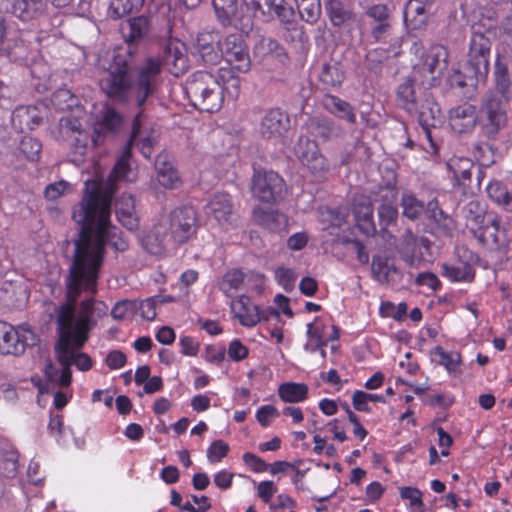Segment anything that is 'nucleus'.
Wrapping results in <instances>:
<instances>
[{"label":"nucleus","mask_w":512,"mask_h":512,"mask_svg":"<svg viewBox=\"0 0 512 512\" xmlns=\"http://www.w3.org/2000/svg\"><path fill=\"white\" fill-rule=\"evenodd\" d=\"M150 24L147 17L130 18L121 25V33L127 42H137L149 32Z\"/></svg>","instance_id":"obj_36"},{"label":"nucleus","mask_w":512,"mask_h":512,"mask_svg":"<svg viewBox=\"0 0 512 512\" xmlns=\"http://www.w3.org/2000/svg\"><path fill=\"white\" fill-rule=\"evenodd\" d=\"M250 190L252 196L261 202L275 204L284 199L287 186L284 179L272 170H254Z\"/></svg>","instance_id":"obj_8"},{"label":"nucleus","mask_w":512,"mask_h":512,"mask_svg":"<svg viewBox=\"0 0 512 512\" xmlns=\"http://www.w3.org/2000/svg\"><path fill=\"white\" fill-rule=\"evenodd\" d=\"M270 12H273L277 17L285 23H289L294 16L293 9L285 2V0H266Z\"/></svg>","instance_id":"obj_59"},{"label":"nucleus","mask_w":512,"mask_h":512,"mask_svg":"<svg viewBox=\"0 0 512 512\" xmlns=\"http://www.w3.org/2000/svg\"><path fill=\"white\" fill-rule=\"evenodd\" d=\"M451 129L458 134L471 133L477 122V108L475 105L464 102L452 107L448 112Z\"/></svg>","instance_id":"obj_17"},{"label":"nucleus","mask_w":512,"mask_h":512,"mask_svg":"<svg viewBox=\"0 0 512 512\" xmlns=\"http://www.w3.org/2000/svg\"><path fill=\"white\" fill-rule=\"evenodd\" d=\"M130 157H131L130 145H127L124 148L121 156L116 161L115 166L109 176V179H108L109 187H108L107 191H104L102 186L94 180H87L85 182V184L87 182L95 183L101 189L102 193L109 195V197L111 199L112 194L114 192V187H113L114 182H116L118 180H126V181L132 180V178L130 177V174L132 173L130 163H129ZM85 191H86V188L84 189V192Z\"/></svg>","instance_id":"obj_26"},{"label":"nucleus","mask_w":512,"mask_h":512,"mask_svg":"<svg viewBox=\"0 0 512 512\" xmlns=\"http://www.w3.org/2000/svg\"><path fill=\"white\" fill-rule=\"evenodd\" d=\"M326 13L335 26H341L354 19V14L348 4L342 0H327L325 2Z\"/></svg>","instance_id":"obj_37"},{"label":"nucleus","mask_w":512,"mask_h":512,"mask_svg":"<svg viewBox=\"0 0 512 512\" xmlns=\"http://www.w3.org/2000/svg\"><path fill=\"white\" fill-rule=\"evenodd\" d=\"M157 60V58H154ZM158 61L163 66L167 67L171 73L178 76L184 73L188 68L187 57L184 54V45L182 43H169L163 55V59Z\"/></svg>","instance_id":"obj_28"},{"label":"nucleus","mask_w":512,"mask_h":512,"mask_svg":"<svg viewBox=\"0 0 512 512\" xmlns=\"http://www.w3.org/2000/svg\"><path fill=\"white\" fill-rule=\"evenodd\" d=\"M426 212L438 236L446 238L454 236L457 228L456 222L439 207L437 200H431L428 203Z\"/></svg>","instance_id":"obj_23"},{"label":"nucleus","mask_w":512,"mask_h":512,"mask_svg":"<svg viewBox=\"0 0 512 512\" xmlns=\"http://www.w3.org/2000/svg\"><path fill=\"white\" fill-rule=\"evenodd\" d=\"M155 170L157 172V181L161 186L167 189H175L179 186V174L167 154L162 153L157 156Z\"/></svg>","instance_id":"obj_31"},{"label":"nucleus","mask_w":512,"mask_h":512,"mask_svg":"<svg viewBox=\"0 0 512 512\" xmlns=\"http://www.w3.org/2000/svg\"><path fill=\"white\" fill-rule=\"evenodd\" d=\"M253 217L258 224L272 231L279 230L286 223L285 216L271 208L265 209L258 206L253 210Z\"/></svg>","instance_id":"obj_38"},{"label":"nucleus","mask_w":512,"mask_h":512,"mask_svg":"<svg viewBox=\"0 0 512 512\" xmlns=\"http://www.w3.org/2000/svg\"><path fill=\"white\" fill-rule=\"evenodd\" d=\"M229 445L222 440L214 441L207 450V459L210 463L220 462L228 453Z\"/></svg>","instance_id":"obj_64"},{"label":"nucleus","mask_w":512,"mask_h":512,"mask_svg":"<svg viewBox=\"0 0 512 512\" xmlns=\"http://www.w3.org/2000/svg\"><path fill=\"white\" fill-rule=\"evenodd\" d=\"M234 207L231 196L226 193L215 194L205 207L207 216L218 223H231Z\"/></svg>","instance_id":"obj_27"},{"label":"nucleus","mask_w":512,"mask_h":512,"mask_svg":"<svg viewBox=\"0 0 512 512\" xmlns=\"http://www.w3.org/2000/svg\"><path fill=\"white\" fill-rule=\"evenodd\" d=\"M290 120L280 109H271L265 113L259 125L260 135L268 140H278L288 130Z\"/></svg>","instance_id":"obj_19"},{"label":"nucleus","mask_w":512,"mask_h":512,"mask_svg":"<svg viewBox=\"0 0 512 512\" xmlns=\"http://www.w3.org/2000/svg\"><path fill=\"white\" fill-rule=\"evenodd\" d=\"M218 79L222 86V99L224 94L231 99L238 97L240 92V80L238 77L232 75L228 70H220Z\"/></svg>","instance_id":"obj_53"},{"label":"nucleus","mask_w":512,"mask_h":512,"mask_svg":"<svg viewBox=\"0 0 512 512\" xmlns=\"http://www.w3.org/2000/svg\"><path fill=\"white\" fill-rule=\"evenodd\" d=\"M498 29L497 18L491 10L481 13L471 24L470 66L478 77L487 76L489 72L491 39L496 37Z\"/></svg>","instance_id":"obj_4"},{"label":"nucleus","mask_w":512,"mask_h":512,"mask_svg":"<svg viewBox=\"0 0 512 512\" xmlns=\"http://www.w3.org/2000/svg\"><path fill=\"white\" fill-rule=\"evenodd\" d=\"M57 138L70 142L75 153L81 157L85 155L90 141V136L83 129L81 122L72 116L62 117L59 120Z\"/></svg>","instance_id":"obj_15"},{"label":"nucleus","mask_w":512,"mask_h":512,"mask_svg":"<svg viewBox=\"0 0 512 512\" xmlns=\"http://www.w3.org/2000/svg\"><path fill=\"white\" fill-rule=\"evenodd\" d=\"M19 155L29 161H38L42 151V143L32 136H23L18 145Z\"/></svg>","instance_id":"obj_50"},{"label":"nucleus","mask_w":512,"mask_h":512,"mask_svg":"<svg viewBox=\"0 0 512 512\" xmlns=\"http://www.w3.org/2000/svg\"><path fill=\"white\" fill-rule=\"evenodd\" d=\"M309 388L305 383L285 382L278 387V396L286 403H300L307 399Z\"/></svg>","instance_id":"obj_40"},{"label":"nucleus","mask_w":512,"mask_h":512,"mask_svg":"<svg viewBox=\"0 0 512 512\" xmlns=\"http://www.w3.org/2000/svg\"><path fill=\"white\" fill-rule=\"evenodd\" d=\"M47 113L48 108L44 103L19 106L12 113V125L20 131L33 130L42 123Z\"/></svg>","instance_id":"obj_18"},{"label":"nucleus","mask_w":512,"mask_h":512,"mask_svg":"<svg viewBox=\"0 0 512 512\" xmlns=\"http://www.w3.org/2000/svg\"><path fill=\"white\" fill-rule=\"evenodd\" d=\"M319 80L327 87H338L344 80V71L339 62L331 60L323 63L319 72Z\"/></svg>","instance_id":"obj_43"},{"label":"nucleus","mask_w":512,"mask_h":512,"mask_svg":"<svg viewBox=\"0 0 512 512\" xmlns=\"http://www.w3.org/2000/svg\"><path fill=\"white\" fill-rule=\"evenodd\" d=\"M131 142L140 146L142 155L149 158L152 154V141L143 131L142 114L136 115L132 125Z\"/></svg>","instance_id":"obj_47"},{"label":"nucleus","mask_w":512,"mask_h":512,"mask_svg":"<svg viewBox=\"0 0 512 512\" xmlns=\"http://www.w3.org/2000/svg\"><path fill=\"white\" fill-rule=\"evenodd\" d=\"M213 7L223 25H231L242 33L252 29V14L244 13V7L239 8L237 0H213Z\"/></svg>","instance_id":"obj_12"},{"label":"nucleus","mask_w":512,"mask_h":512,"mask_svg":"<svg viewBox=\"0 0 512 512\" xmlns=\"http://www.w3.org/2000/svg\"><path fill=\"white\" fill-rule=\"evenodd\" d=\"M115 213L123 227L130 231L139 227V216L135 209V199L131 194H122L115 201Z\"/></svg>","instance_id":"obj_24"},{"label":"nucleus","mask_w":512,"mask_h":512,"mask_svg":"<svg viewBox=\"0 0 512 512\" xmlns=\"http://www.w3.org/2000/svg\"><path fill=\"white\" fill-rule=\"evenodd\" d=\"M77 301L67 298V303L60 305L56 310V323L59 333L55 350L67 351L70 366L75 365L81 371H87L92 366L91 358L81 353L80 349L88 339L90 330L95 326L97 319L104 317L108 312V306L103 301L87 297L81 301L78 310Z\"/></svg>","instance_id":"obj_2"},{"label":"nucleus","mask_w":512,"mask_h":512,"mask_svg":"<svg viewBox=\"0 0 512 512\" xmlns=\"http://www.w3.org/2000/svg\"><path fill=\"white\" fill-rule=\"evenodd\" d=\"M489 198L500 208L512 212V191L509 192L506 186L498 181L489 182L486 188Z\"/></svg>","instance_id":"obj_41"},{"label":"nucleus","mask_w":512,"mask_h":512,"mask_svg":"<svg viewBox=\"0 0 512 512\" xmlns=\"http://www.w3.org/2000/svg\"><path fill=\"white\" fill-rule=\"evenodd\" d=\"M325 325L319 317H316L313 322L307 324V337L310 343L305 345L306 350L315 352L317 349L327 345L328 340L324 338Z\"/></svg>","instance_id":"obj_45"},{"label":"nucleus","mask_w":512,"mask_h":512,"mask_svg":"<svg viewBox=\"0 0 512 512\" xmlns=\"http://www.w3.org/2000/svg\"><path fill=\"white\" fill-rule=\"evenodd\" d=\"M381 202L378 207L379 223L382 227H387L396 221L397 210V191L394 187L386 186L380 190Z\"/></svg>","instance_id":"obj_25"},{"label":"nucleus","mask_w":512,"mask_h":512,"mask_svg":"<svg viewBox=\"0 0 512 512\" xmlns=\"http://www.w3.org/2000/svg\"><path fill=\"white\" fill-rule=\"evenodd\" d=\"M447 166L458 184H464L470 179L473 162L469 158L453 157L448 161Z\"/></svg>","instance_id":"obj_48"},{"label":"nucleus","mask_w":512,"mask_h":512,"mask_svg":"<svg viewBox=\"0 0 512 512\" xmlns=\"http://www.w3.org/2000/svg\"><path fill=\"white\" fill-rule=\"evenodd\" d=\"M371 270L373 276L379 282H387L392 273H396V267L387 258L375 256L372 259Z\"/></svg>","instance_id":"obj_52"},{"label":"nucleus","mask_w":512,"mask_h":512,"mask_svg":"<svg viewBox=\"0 0 512 512\" xmlns=\"http://www.w3.org/2000/svg\"><path fill=\"white\" fill-rule=\"evenodd\" d=\"M186 90L193 105L202 111L215 112L222 106L221 82L209 72L195 73Z\"/></svg>","instance_id":"obj_5"},{"label":"nucleus","mask_w":512,"mask_h":512,"mask_svg":"<svg viewBox=\"0 0 512 512\" xmlns=\"http://www.w3.org/2000/svg\"><path fill=\"white\" fill-rule=\"evenodd\" d=\"M487 76L478 77L475 75V70L470 66V50L468 51V60L465 67V72L454 70L449 76L448 82L451 87L463 88L465 86H475L485 80Z\"/></svg>","instance_id":"obj_42"},{"label":"nucleus","mask_w":512,"mask_h":512,"mask_svg":"<svg viewBox=\"0 0 512 512\" xmlns=\"http://www.w3.org/2000/svg\"><path fill=\"white\" fill-rule=\"evenodd\" d=\"M310 131L315 137L324 141L337 138L342 135V128L334 121L325 118H313L310 121Z\"/></svg>","instance_id":"obj_39"},{"label":"nucleus","mask_w":512,"mask_h":512,"mask_svg":"<svg viewBox=\"0 0 512 512\" xmlns=\"http://www.w3.org/2000/svg\"><path fill=\"white\" fill-rule=\"evenodd\" d=\"M52 104L59 110H66L77 104V98L67 89L57 90L52 98Z\"/></svg>","instance_id":"obj_61"},{"label":"nucleus","mask_w":512,"mask_h":512,"mask_svg":"<svg viewBox=\"0 0 512 512\" xmlns=\"http://www.w3.org/2000/svg\"><path fill=\"white\" fill-rule=\"evenodd\" d=\"M168 242H171L169 235L160 221L142 239L144 249L153 255H162Z\"/></svg>","instance_id":"obj_33"},{"label":"nucleus","mask_w":512,"mask_h":512,"mask_svg":"<svg viewBox=\"0 0 512 512\" xmlns=\"http://www.w3.org/2000/svg\"><path fill=\"white\" fill-rule=\"evenodd\" d=\"M244 281V274L240 270L228 271L219 283V289L226 295L231 296L232 292L241 288Z\"/></svg>","instance_id":"obj_55"},{"label":"nucleus","mask_w":512,"mask_h":512,"mask_svg":"<svg viewBox=\"0 0 512 512\" xmlns=\"http://www.w3.org/2000/svg\"><path fill=\"white\" fill-rule=\"evenodd\" d=\"M110 197L95 183H86L82 200L73 208L72 218L81 226L74 242L73 262L66 278V298L77 301L83 294L94 297L103 263L105 245L125 251L128 241L111 224Z\"/></svg>","instance_id":"obj_1"},{"label":"nucleus","mask_w":512,"mask_h":512,"mask_svg":"<svg viewBox=\"0 0 512 512\" xmlns=\"http://www.w3.org/2000/svg\"><path fill=\"white\" fill-rule=\"evenodd\" d=\"M160 74L161 63L152 58H148L133 76L125 61H117L101 78L100 87L109 98L140 107L154 92Z\"/></svg>","instance_id":"obj_3"},{"label":"nucleus","mask_w":512,"mask_h":512,"mask_svg":"<svg viewBox=\"0 0 512 512\" xmlns=\"http://www.w3.org/2000/svg\"><path fill=\"white\" fill-rule=\"evenodd\" d=\"M477 115L482 134L487 138H494L507 122L504 95L497 92L486 93Z\"/></svg>","instance_id":"obj_6"},{"label":"nucleus","mask_w":512,"mask_h":512,"mask_svg":"<svg viewBox=\"0 0 512 512\" xmlns=\"http://www.w3.org/2000/svg\"><path fill=\"white\" fill-rule=\"evenodd\" d=\"M468 227L473 236L480 244L489 248H496L500 245L499 222L496 219H488L481 214L468 218Z\"/></svg>","instance_id":"obj_16"},{"label":"nucleus","mask_w":512,"mask_h":512,"mask_svg":"<svg viewBox=\"0 0 512 512\" xmlns=\"http://www.w3.org/2000/svg\"><path fill=\"white\" fill-rule=\"evenodd\" d=\"M195 49L207 64H217L222 58L221 36L215 31H204L197 35Z\"/></svg>","instance_id":"obj_21"},{"label":"nucleus","mask_w":512,"mask_h":512,"mask_svg":"<svg viewBox=\"0 0 512 512\" xmlns=\"http://www.w3.org/2000/svg\"><path fill=\"white\" fill-rule=\"evenodd\" d=\"M295 153L303 166L316 176H324L329 170V164L322 155L317 143L306 137H300Z\"/></svg>","instance_id":"obj_14"},{"label":"nucleus","mask_w":512,"mask_h":512,"mask_svg":"<svg viewBox=\"0 0 512 512\" xmlns=\"http://www.w3.org/2000/svg\"><path fill=\"white\" fill-rule=\"evenodd\" d=\"M327 111L350 124L356 123V114L350 103L335 95H326L323 99Z\"/></svg>","instance_id":"obj_35"},{"label":"nucleus","mask_w":512,"mask_h":512,"mask_svg":"<svg viewBox=\"0 0 512 512\" xmlns=\"http://www.w3.org/2000/svg\"><path fill=\"white\" fill-rule=\"evenodd\" d=\"M435 353L439 357V363L449 372L455 371L458 368L460 355L457 352H446L441 347H437Z\"/></svg>","instance_id":"obj_63"},{"label":"nucleus","mask_w":512,"mask_h":512,"mask_svg":"<svg viewBox=\"0 0 512 512\" xmlns=\"http://www.w3.org/2000/svg\"><path fill=\"white\" fill-rule=\"evenodd\" d=\"M354 215L359 229L366 235H371L376 231L373 220V206L366 197H361L355 201Z\"/></svg>","instance_id":"obj_34"},{"label":"nucleus","mask_w":512,"mask_h":512,"mask_svg":"<svg viewBox=\"0 0 512 512\" xmlns=\"http://www.w3.org/2000/svg\"><path fill=\"white\" fill-rule=\"evenodd\" d=\"M301 18L307 23H315L321 15L319 0H306L297 4Z\"/></svg>","instance_id":"obj_57"},{"label":"nucleus","mask_w":512,"mask_h":512,"mask_svg":"<svg viewBox=\"0 0 512 512\" xmlns=\"http://www.w3.org/2000/svg\"><path fill=\"white\" fill-rule=\"evenodd\" d=\"M121 124V116L107 104L101 105L95 113L91 141L95 146L99 144L100 138L108 133H113Z\"/></svg>","instance_id":"obj_20"},{"label":"nucleus","mask_w":512,"mask_h":512,"mask_svg":"<svg viewBox=\"0 0 512 512\" xmlns=\"http://www.w3.org/2000/svg\"><path fill=\"white\" fill-rule=\"evenodd\" d=\"M403 215L411 220L418 219L424 212V204L413 194L405 193L401 199Z\"/></svg>","instance_id":"obj_54"},{"label":"nucleus","mask_w":512,"mask_h":512,"mask_svg":"<svg viewBox=\"0 0 512 512\" xmlns=\"http://www.w3.org/2000/svg\"><path fill=\"white\" fill-rule=\"evenodd\" d=\"M24 47L23 33L14 25L0 18V52L12 56L17 49Z\"/></svg>","instance_id":"obj_29"},{"label":"nucleus","mask_w":512,"mask_h":512,"mask_svg":"<svg viewBox=\"0 0 512 512\" xmlns=\"http://www.w3.org/2000/svg\"><path fill=\"white\" fill-rule=\"evenodd\" d=\"M56 355H57V359L58 361L60 362L61 366H62V370L59 371L58 373V379L56 380V384L62 386V387H66L68 385H70L71 383V378H72V374H71V369H70V364H69V358L68 357H71L67 351H64V352H56Z\"/></svg>","instance_id":"obj_60"},{"label":"nucleus","mask_w":512,"mask_h":512,"mask_svg":"<svg viewBox=\"0 0 512 512\" xmlns=\"http://www.w3.org/2000/svg\"><path fill=\"white\" fill-rule=\"evenodd\" d=\"M160 222L165 226L169 240L176 245L189 241L198 228L197 213L190 206L172 210L168 215L161 217Z\"/></svg>","instance_id":"obj_7"},{"label":"nucleus","mask_w":512,"mask_h":512,"mask_svg":"<svg viewBox=\"0 0 512 512\" xmlns=\"http://www.w3.org/2000/svg\"><path fill=\"white\" fill-rule=\"evenodd\" d=\"M441 111L440 107L437 103H435L432 99L426 98L425 101L421 104L419 109V124L421 125L425 137L433 146L431 128L436 127L440 122Z\"/></svg>","instance_id":"obj_32"},{"label":"nucleus","mask_w":512,"mask_h":512,"mask_svg":"<svg viewBox=\"0 0 512 512\" xmlns=\"http://www.w3.org/2000/svg\"><path fill=\"white\" fill-rule=\"evenodd\" d=\"M143 4L144 0H112L108 8V15L112 19H119L139 10Z\"/></svg>","instance_id":"obj_49"},{"label":"nucleus","mask_w":512,"mask_h":512,"mask_svg":"<svg viewBox=\"0 0 512 512\" xmlns=\"http://www.w3.org/2000/svg\"><path fill=\"white\" fill-rule=\"evenodd\" d=\"M455 258L441 265V274L450 282L471 283L475 278L474 265L478 256L466 246L458 245L454 251Z\"/></svg>","instance_id":"obj_10"},{"label":"nucleus","mask_w":512,"mask_h":512,"mask_svg":"<svg viewBox=\"0 0 512 512\" xmlns=\"http://www.w3.org/2000/svg\"><path fill=\"white\" fill-rule=\"evenodd\" d=\"M369 402H385V397L380 394L367 393L362 390H356L352 395V404L357 411L370 412Z\"/></svg>","instance_id":"obj_56"},{"label":"nucleus","mask_w":512,"mask_h":512,"mask_svg":"<svg viewBox=\"0 0 512 512\" xmlns=\"http://www.w3.org/2000/svg\"><path fill=\"white\" fill-rule=\"evenodd\" d=\"M254 54L256 57L265 58L268 56L282 59L285 56L284 49L280 44L270 37L259 36L254 45Z\"/></svg>","instance_id":"obj_46"},{"label":"nucleus","mask_w":512,"mask_h":512,"mask_svg":"<svg viewBox=\"0 0 512 512\" xmlns=\"http://www.w3.org/2000/svg\"><path fill=\"white\" fill-rule=\"evenodd\" d=\"M18 470V460L15 453H9L0 462V478L4 479L8 484L13 479Z\"/></svg>","instance_id":"obj_58"},{"label":"nucleus","mask_w":512,"mask_h":512,"mask_svg":"<svg viewBox=\"0 0 512 512\" xmlns=\"http://www.w3.org/2000/svg\"><path fill=\"white\" fill-rule=\"evenodd\" d=\"M399 493L403 500H408L410 502L411 507L418 508V512L424 511L422 492L418 488L410 486L401 487Z\"/></svg>","instance_id":"obj_62"},{"label":"nucleus","mask_w":512,"mask_h":512,"mask_svg":"<svg viewBox=\"0 0 512 512\" xmlns=\"http://www.w3.org/2000/svg\"><path fill=\"white\" fill-rule=\"evenodd\" d=\"M448 51L440 44H434L421 54L419 62L415 65V73L422 78V83L430 87L435 86L448 66Z\"/></svg>","instance_id":"obj_9"},{"label":"nucleus","mask_w":512,"mask_h":512,"mask_svg":"<svg viewBox=\"0 0 512 512\" xmlns=\"http://www.w3.org/2000/svg\"><path fill=\"white\" fill-rule=\"evenodd\" d=\"M222 58L240 72L250 69L251 61L243 35L240 33L229 34L221 38Z\"/></svg>","instance_id":"obj_13"},{"label":"nucleus","mask_w":512,"mask_h":512,"mask_svg":"<svg viewBox=\"0 0 512 512\" xmlns=\"http://www.w3.org/2000/svg\"><path fill=\"white\" fill-rule=\"evenodd\" d=\"M429 0H408L404 9V22L411 30L422 29L428 20Z\"/></svg>","instance_id":"obj_30"},{"label":"nucleus","mask_w":512,"mask_h":512,"mask_svg":"<svg viewBox=\"0 0 512 512\" xmlns=\"http://www.w3.org/2000/svg\"><path fill=\"white\" fill-rule=\"evenodd\" d=\"M36 343L34 332L26 325L18 328L6 322H0V353L20 355L28 346Z\"/></svg>","instance_id":"obj_11"},{"label":"nucleus","mask_w":512,"mask_h":512,"mask_svg":"<svg viewBox=\"0 0 512 512\" xmlns=\"http://www.w3.org/2000/svg\"><path fill=\"white\" fill-rule=\"evenodd\" d=\"M397 99L399 104L409 113L417 111L414 86L410 80L399 85L397 89Z\"/></svg>","instance_id":"obj_51"},{"label":"nucleus","mask_w":512,"mask_h":512,"mask_svg":"<svg viewBox=\"0 0 512 512\" xmlns=\"http://www.w3.org/2000/svg\"><path fill=\"white\" fill-rule=\"evenodd\" d=\"M232 313L244 327H254L262 319V313L258 305L246 295L233 299L230 303Z\"/></svg>","instance_id":"obj_22"},{"label":"nucleus","mask_w":512,"mask_h":512,"mask_svg":"<svg viewBox=\"0 0 512 512\" xmlns=\"http://www.w3.org/2000/svg\"><path fill=\"white\" fill-rule=\"evenodd\" d=\"M45 6V0H15L12 14L23 21L34 18Z\"/></svg>","instance_id":"obj_44"}]
</instances>
